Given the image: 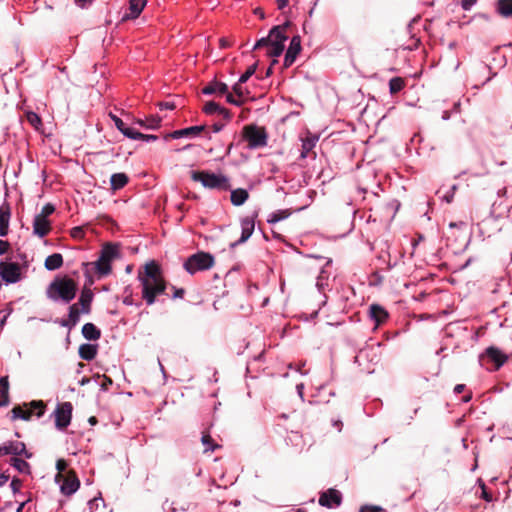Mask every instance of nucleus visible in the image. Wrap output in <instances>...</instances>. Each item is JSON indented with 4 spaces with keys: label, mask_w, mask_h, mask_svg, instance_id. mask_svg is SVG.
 <instances>
[{
    "label": "nucleus",
    "mask_w": 512,
    "mask_h": 512,
    "mask_svg": "<svg viewBox=\"0 0 512 512\" xmlns=\"http://www.w3.org/2000/svg\"><path fill=\"white\" fill-rule=\"evenodd\" d=\"M100 257L103 258V260L112 263L114 259L119 257L118 245L111 243L104 245L101 250Z\"/></svg>",
    "instance_id": "412c9836"
},
{
    "label": "nucleus",
    "mask_w": 512,
    "mask_h": 512,
    "mask_svg": "<svg viewBox=\"0 0 512 512\" xmlns=\"http://www.w3.org/2000/svg\"><path fill=\"white\" fill-rule=\"evenodd\" d=\"M76 5L81 7V8H84L87 4H90L92 2V0H74Z\"/></svg>",
    "instance_id": "680f3d73"
},
{
    "label": "nucleus",
    "mask_w": 512,
    "mask_h": 512,
    "mask_svg": "<svg viewBox=\"0 0 512 512\" xmlns=\"http://www.w3.org/2000/svg\"><path fill=\"white\" fill-rule=\"evenodd\" d=\"M201 442L204 446V452L214 451L215 449H217L219 447L218 444H215L213 442V439L209 433L202 434Z\"/></svg>",
    "instance_id": "a19ab883"
},
{
    "label": "nucleus",
    "mask_w": 512,
    "mask_h": 512,
    "mask_svg": "<svg viewBox=\"0 0 512 512\" xmlns=\"http://www.w3.org/2000/svg\"><path fill=\"white\" fill-rule=\"evenodd\" d=\"M477 0H461V7L465 11H469L475 4Z\"/></svg>",
    "instance_id": "09e8293b"
},
{
    "label": "nucleus",
    "mask_w": 512,
    "mask_h": 512,
    "mask_svg": "<svg viewBox=\"0 0 512 512\" xmlns=\"http://www.w3.org/2000/svg\"><path fill=\"white\" fill-rule=\"evenodd\" d=\"M0 276L6 283H16L21 279L19 264L13 262H0Z\"/></svg>",
    "instance_id": "9d476101"
},
{
    "label": "nucleus",
    "mask_w": 512,
    "mask_h": 512,
    "mask_svg": "<svg viewBox=\"0 0 512 512\" xmlns=\"http://www.w3.org/2000/svg\"><path fill=\"white\" fill-rule=\"evenodd\" d=\"M214 257L207 252H198L190 257L184 263V269L191 275L205 271L213 267Z\"/></svg>",
    "instance_id": "39448f33"
},
{
    "label": "nucleus",
    "mask_w": 512,
    "mask_h": 512,
    "mask_svg": "<svg viewBox=\"0 0 512 512\" xmlns=\"http://www.w3.org/2000/svg\"><path fill=\"white\" fill-rule=\"evenodd\" d=\"M129 178L125 173H114L110 178L111 189L116 191L122 189L128 183Z\"/></svg>",
    "instance_id": "a878e982"
},
{
    "label": "nucleus",
    "mask_w": 512,
    "mask_h": 512,
    "mask_svg": "<svg viewBox=\"0 0 512 512\" xmlns=\"http://www.w3.org/2000/svg\"><path fill=\"white\" fill-rule=\"evenodd\" d=\"M63 265V256L60 253H54L49 255L45 259L44 266L49 271H55L61 268Z\"/></svg>",
    "instance_id": "b1692460"
},
{
    "label": "nucleus",
    "mask_w": 512,
    "mask_h": 512,
    "mask_svg": "<svg viewBox=\"0 0 512 512\" xmlns=\"http://www.w3.org/2000/svg\"><path fill=\"white\" fill-rule=\"evenodd\" d=\"M147 1L146 0H130L129 1V14L128 18H137L142 10L144 9Z\"/></svg>",
    "instance_id": "c756f323"
},
{
    "label": "nucleus",
    "mask_w": 512,
    "mask_h": 512,
    "mask_svg": "<svg viewBox=\"0 0 512 512\" xmlns=\"http://www.w3.org/2000/svg\"><path fill=\"white\" fill-rule=\"evenodd\" d=\"M243 137L250 149H256L267 145V133L264 128L259 126H245L243 130Z\"/></svg>",
    "instance_id": "423d86ee"
},
{
    "label": "nucleus",
    "mask_w": 512,
    "mask_h": 512,
    "mask_svg": "<svg viewBox=\"0 0 512 512\" xmlns=\"http://www.w3.org/2000/svg\"><path fill=\"white\" fill-rule=\"evenodd\" d=\"M319 140L318 136L308 134L305 138L302 139V149L300 158L305 159L308 157L309 153L314 149L317 142Z\"/></svg>",
    "instance_id": "aec40b11"
},
{
    "label": "nucleus",
    "mask_w": 512,
    "mask_h": 512,
    "mask_svg": "<svg viewBox=\"0 0 512 512\" xmlns=\"http://www.w3.org/2000/svg\"><path fill=\"white\" fill-rule=\"evenodd\" d=\"M191 178L195 182H200L207 189L227 191L231 187L229 178L223 174L209 171H192Z\"/></svg>",
    "instance_id": "20e7f679"
},
{
    "label": "nucleus",
    "mask_w": 512,
    "mask_h": 512,
    "mask_svg": "<svg viewBox=\"0 0 512 512\" xmlns=\"http://www.w3.org/2000/svg\"><path fill=\"white\" fill-rule=\"evenodd\" d=\"M71 236L74 238H80L83 236V230L81 227H74L71 230Z\"/></svg>",
    "instance_id": "864d4df0"
},
{
    "label": "nucleus",
    "mask_w": 512,
    "mask_h": 512,
    "mask_svg": "<svg viewBox=\"0 0 512 512\" xmlns=\"http://www.w3.org/2000/svg\"><path fill=\"white\" fill-rule=\"evenodd\" d=\"M97 355V346L93 344H82L79 347V356L83 360L91 361Z\"/></svg>",
    "instance_id": "393cba45"
},
{
    "label": "nucleus",
    "mask_w": 512,
    "mask_h": 512,
    "mask_svg": "<svg viewBox=\"0 0 512 512\" xmlns=\"http://www.w3.org/2000/svg\"><path fill=\"white\" fill-rule=\"evenodd\" d=\"M26 119L28 123L38 132L42 130L43 124L40 116L33 112V111H27L25 113Z\"/></svg>",
    "instance_id": "e433bc0d"
},
{
    "label": "nucleus",
    "mask_w": 512,
    "mask_h": 512,
    "mask_svg": "<svg viewBox=\"0 0 512 512\" xmlns=\"http://www.w3.org/2000/svg\"><path fill=\"white\" fill-rule=\"evenodd\" d=\"M496 11L503 17H512V0H498Z\"/></svg>",
    "instance_id": "473e14b6"
},
{
    "label": "nucleus",
    "mask_w": 512,
    "mask_h": 512,
    "mask_svg": "<svg viewBox=\"0 0 512 512\" xmlns=\"http://www.w3.org/2000/svg\"><path fill=\"white\" fill-rule=\"evenodd\" d=\"M291 215V212L289 209H281V210H277V211H274L272 212L268 218H267V222L269 224H275L279 221H282L284 219H287L289 216Z\"/></svg>",
    "instance_id": "f704fd0d"
},
{
    "label": "nucleus",
    "mask_w": 512,
    "mask_h": 512,
    "mask_svg": "<svg viewBox=\"0 0 512 512\" xmlns=\"http://www.w3.org/2000/svg\"><path fill=\"white\" fill-rule=\"evenodd\" d=\"M359 512H381V509L374 506H364L360 509Z\"/></svg>",
    "instance_id": "4d7b16f0"
},
{
    "label": "nucleus",
    "mask_w": 512,
    "mask_h": 512,
    "mask_svg": "<svg viewBox=\"0 0 512 512\" xmlns=\"http://www.w3.org/2000/svg\"><path fill=\"white\" fill-rule=\"evenodd\" d=\"M256 71V65H251L250 67H248V69L245 71V73H243L240 78H239V82L240 83H245Z\"/></svg>",
    "instance_id": "37998d69"
},
{
    "label": "nucleus",
    "mask_w": 512,
    "mask_h": 512,
    "mask_svg": "<svg viewBox=\"0 0 512 512\" xmlns=\"http://www.w3.org/2000/svg\"><path fill=\"white\" fill-rule=\"evenodd\" d=\"M486 356L495 363V369H499L507 361L508 357L496 347H488L485 351Z\"/></svg>",
    "instance_id": "6ab92c4d"
},
{
    "label": "nucleus",
    "mask_w": 512,
    "mask_h": 512,
    "mask_svg": "<svg viewBox=\"0 0 512 512\" xmlns=\"http://www.w3.org/2000/svg\"><path fill=\"white\" fill-rule=\"evenodd\" d=\"M301 51V39L300 36L292 37L290 45L286 51L284 57V66L290 67L296 60L298 54Z\"/></svg>",
    "instance_id": "ddd939ff"
},
{
    "label": "nucleus",
    "mask_w": 512,
    "mask_h": 512,
    "mask_svg": "<svg viewBox=\"0 0 512 512\" xmlns=\"http://www.w3.org/2000/svg\"><path fill=\"white\" fill-rule=\"evenodd\" d=\"M12 450H13V455L15 456H18V455H24L26 458H30L31 457V453H29L27 450H26V446L23 442H19V441H12Z\"/></svg>",
    "instance_id": "ea45409f"
},
{
    "label": "nucleus",
    "mask_w": 512,
    "mask_h": 512,
    "mask_svg": "<svg viewBox=\"0 0 512 512\" xmlns=\"http://www.w3.org/2000/svg\"><path fill=\"white\" fill-rule=\"evenodd\" d=\"M55 211V207L54 205H52L51 203H47L45 204L41 211L36 214L35 216L39 217V218H43V219H49V216L52 215Z\"/></svg>",
    "instance_id": "79ce46f5"
},
{
    "label": "nucleus",
    "mask_w": 512,
    "mask_h": 512,
    "mask_svg": "<svg viewBox=\"0 0 512 512\" xmlns=\"http://www.w3.org/2000/svg\"><path fill=\"white\" fill-rule=\"evenodd\" d=\"M92 300H93L92 291L90 289H83L81 292V295L79 297V304L82 307V309H81L82 313L87 314L90 312Z\"/></svg>",
    "instance_id": "bb28decb"
},
{
    "label": "nucleus",
    "mask_w": 512,
    "mask_h": 512,
    "mask_svg": "<svg viewBox=\"0 0 512 512\" xmlns=\"http://www.w3.org/2000/svg\"><path fill=\"white\" fill-rule=\"evenodd\" d=\"M10 487H11L13 493H17L20 491V489L22 487V481L18 478H13L10 483Z\"/></svg>",
    "instance_id": "de8ad7c7"
},
{
    "label": "nucleus",
    "mask_w": 512,
    "mask_h": 512,
    "mask_svg": "<svg viewBox=\"0 0 512 512\" xmlns=\"http://www.w3.org/2000/svg\"><path fill=\"white\" fill-rule=\"evenodd\" d=\"M44 409L45 405L42 401H32L29 407L27 405L15 406L12 409V419L29 420L34 413L37 417H41L44 414Z\"/></svg>",
    "instance_id": "0eeeda50"
},
{
    "label": "nucleus",
    "mask_w": 512,
    "mask_h": 512,
    "mask_svg": "<svg viewBox=\"0 0 512 512\" xmlns=\"http://www.w3.org/2000/svg\"><path fill=\"white\" fill-rule=\"evenodd\" d=\"M204 112L206 114H220V115H223L224 118H229V112L223 108V107H220L216 102H207L204 106Z\"/></svg>",
    "instance_id": "2f4dec72"
},
{
    "label": "nucleus",
    "mask_w": 512,
    "mask_h": 512,
    "mask_svg": "<svg viewBox=\"0 0 512 512\" xmlns=\"http://www.w3.org/2000/svg\"><path fill=\"white\" fill-rule=\"evenodd\" d=\"M457 190V185H453L450 191L444 196L446 202L450 203L453 200L455 191Z\"/></svg>",
    "instance_id": "603ef678"
},
{
    "label": "nucleus",
    "mask_w": 512,
    "mask_h": 512,
    "mask_svg": "<svg viewBox=\"0 0 512 512\" xmlns=\"http://www.w3.org/2000/svg\"><path fill=\"white\" fill-rule=\"evenodd\" d=\"M9 480V475H6L5 473H0V487L5 485Z\"/></svg>",
    "instance_id": "052dcab7"
},
{
    "label": "nucleus",
    "mask_w": 512,
    "mask_h": 512,
    "mask_svg": "<svg viewBox=\"0 0 512 512\" xmlns=\"http://www.w3.org/2000/svg\"><path fill=\"white\" fill-rule=\"evenodd\" d=\"M63 482L60 486L61 492L66 496H71L74 494L80 487V481L75 474L67 475L66 477H62Z\"/></svg>",
    "instance_id": "2eb2a0df"
},
{
    "label": "nucleus",
    "mask_w": 512,
    "mask_h": 512,
    "mask_svg": "<svg viewBox=\"0 0 512 512\" xmlns=\"http://www.w3.org/2000/svg\"><path fill=\"white\" fill-rule=\"evenodd\" d=\"M12 441H8V442H5L3 445L0 446V457L2 456H5V455H13V450H12Z\"/></svg>",
    "instance_id": "a18cd8bd"
},
{
    "label": "nucleus",
    "mask_w": 512,
    "mask_h": 512,
    "mask_svg": "<svg viewBox=\"0 0 512 512\" xmlns=\"http://www.w3.org/2000/svg\"><path fill=\"white\" fill-rule=\"evenodd\" d=\"M207 129H208L207 125L190 126L187 128L175 130L172 133H170L168 135V137H171L173 139L196 138L203 133L205 137L210 139V133L208 132Z\"/></svg>",
    "instance_id": "1a4fd4ad"
},
{
    "label": "nucleus",
    "mask_w": 512,
    "mask_h": 512,
    "mask_svg": "<svg viewBox=\"0 0 512 512\" xmlns=\"http://www.w3.org/2000/svg\"><path fill=\"white\" fill-rule=\"evenodd\" d=\"M369 316L375 322L374 329H377L388 319V312L382 306L372 304L369 308Z\"/></svg>",
    "instance_id": "dca6fc26"
},
{
    "label": "nucleus",
    "mask_w": 512,
    "mask_h": 512,
    "mask_svg": "<svg viewBox=\"0 0 512 512\" xmlns=\"http://www.w3.org/2000/svg\"><path fill=\"white\" fill-rule=\"evenodd\" d=\"M465 389V385L464 384H457L455 387H454V393L455 394H460L464 391Z\"/></svg>",
    "instance_id": "e2e57ef3"
},
{
    "label": "nucleus",
    "mask_w": 512,
    "mask_h": 512,
    "mask_svg": "<svg viewBox=\"0 0 512 512\" xmlns=\"http://www.w3.org/2000/svg\"><path fill=\"white\" fill-rule=\"evenodd\" d=\"M67 462L64 459H58L56 462V469L58 470V475L56 476V480L59 481L60 477H63L62 472L66 470Z\"/></svg>",
    "instance_id": "c03bdc74"
},
{
    "label": "nucleus",
    "mask_w": 512,
    "mask_h": 512,
    "mask_svg": "<svg viewBox=\"0 0 512 512\" xmlns=\"http://www.w3.org/2000/svg\"><path fill=\"white\" fill-rule=\"evenodd\" d=\"M342 502L341 493L333 488L323 492L319 497V504L327 508H336L340 506Z\"/></svg>",
    "instance_id": "9b49d317"
},
{
    "label": "nucleus",
    "mask_w": 512,
    "mask_h": 512,
    "mask_svg": "<svg viewBox=\"0 0 512 512\" xmlns=\"http://www.w3.org/2000/svg\"><path fill=\"white\" fill-rule=\"evenodd\" d=\"M405 86V82L401 77H393L389 81V91L391 94L400 92Z\"/></svg>",
    "instance_id": "58836bf2"
},
{
    "label": "nucleus",
    "mask_w": 512,
    "mask_h": 512,
    "mask_svg": "<svg viewBox=\"0 0 512 512\" xmlns=\"http://www.w3.org/2000/svg\"><path fill=\"white\" fill-rule=\"evenodd\" d=\"M123 303L127 306H131V305H136L137 307H140L141 306V303H135L134 302V299H133V296L131 294L129 295H126L124 298H123Z\"/></svg>",
    "instance_id": "3c124183"
},
{
    "label": "nucleus",
    "mask_w": 512,
    "mask_h": 512,
    "mask_svg": "<svg viewBox=\"0 0 512 512\" xmlns=\"http://www.w3.org/2000/svg\"><path fill=\"white\" fill-rule=\"evenodd\" d=\"M9 243L4 240H0V256L4 255L9 249Z\"/></svg>",
    "instance_id": "6e6d98bb"
},
{
    "label": "nucleus",
    "mask_w": 512,
    "mask_h": 512,
    "mask_svg": "<svg viewBox=\"0 0 512 512\" xmlns=\"http://www.w3.org/2000/svg\"><path fill=\"white\" fill-rule=\"evenodd\" d=\"M32 233L34 236L38 238H44L50 234L52 231V223L50 219H43L37 216H34L32 222Z\"/></svg>",
    "instance_id": "f8f14e48"
},
{
    "label": "nucleus",
    "mask_w": 512,
    "mask_h": 512,
    "mask_svg": "<svg viewBox=\"0 0 512 512\" xmlns=\"http://www.w3.org/2000/svg\"><path fill=\"white\" fill-rule=\"evenodd\" d=\"M161 121L162 119L159 116L152 115L145 119L137 118L134 120V123L138 124L143 128L154 130L160 127Z\"/></svg>",
    "instance_id": "5701e85b"
},
{
    "label": "nucleus",
    "mask_w": 512,
    "mask_h": 512,
    "mask_svg": "<svg viewBox=\"0 0 512 512\" xmlns=\"http://www.w3.org/2000/svg\"><path fill=\"white\" fill-rule=\"evenodd\" d=\"M11 217V209L9 204L5 203L0 206V236L4 237L8 234L9 223Z\"/></svg>",
    "instance_id": "a211bd4d"
},
{
    "label": "nucleus",
    "mask_w": 512,
    "mask_h": 512,
    "mask_svg": "<svg viewBox=\"0 0 512 512\" xmlns=\"http://www.w3.org/2000/svg\"><path fill=\"white\" fill-rule=\"evenodd\" d=\"M138 140H143V141H146V142L156 141L157 140V136L156 135L143 134V136L140 137Z\"/></svg>",
    "instance_id": "13d9d810"
},
{
    "label": "nucleus",
    "mask_w": 512,
    "mask_h": 512,
    "mask_svg": "<svg viewBox=\"0 0 512 512\" xmlns=\"http://www.w3.org/2000/svg\"><path fill=\"white\" fill-rule=\"evenodd\" d=\"M327 278L324 276V272L322 271L320 273V275L318 276L317 278V283H316V286L318 288V290L321 292L324 290L325 286L327 285V283L324 281L326 280Z\"/></svg>",
    "instance_id": "49530a36"
},
{
    "label": "nucleus",
    "mask_w": 512,
    "mask_h": 512,
    "mask_svg": "<svg viewBox=\"0 0 512 512\" xmlns=\"http://www.w3.org/2000/svg\"><path fill=\"white\" fill-rule=\"evenodd\" d=\"M184 289H177L173 295L174 298H182L184 296Z\"/></svg>",
    "instance_id": "69168bd1"
},
{
    "label": "nucleus",
    "mask_w": 512,
    "mask_h": 512,
    "mask_svg": "<svg viewBox=\"0 0 512 512\" xmlns=\"http://www.w3.org/2000/svg\"><path fill=\"white\" fill-rule=\"evenodd\" d=\"M297 392L298 394L300 395V397L302 398L303 397V389H304V385L303 384H298L297 385Z\"/></svg>",
    "instance_id": "774afa93"
},
{
    "label": "nucleus",
    "mask_w": 512,
    "mask_h": 512,
    "mask_svg": "<svg viewBox=\"0 0 512 512\" xmlns=\"http://www.w3.org/2000/svg\"><path fill=\"white\" fill-rule=\"evenodd\" d=\"M249 197L247 190L238 188L231 191L230 199L233 205H243Z\"/></svg>",
    "instance_id": "cd10ccee"
},
{
    "label": "nucleus",
    "mask_w": 512,
    "mask_h": 512,
    "mask_svg": "<svg viewBox=\"0 0 512 512\" xmlns=\"http://www.w3.org/2000/svg\"><path fill=\"white\" fill-rule=\"evenodd\" d=\"M228 92V87L225 83L222 82H212L205 86L202 90V93L205 95H212V94H226Z\"/></svg>",
    "instance_id": "4be33fe9"
},
{
    "label": "nucleus",
    "mask_w": 512,
    "mask_h": 512,
    "mask_svg": "<svg viewBox=\"0 0 512 512\" xmlns=\"http://www.w3.org/2000/svg\"><path fill=\"white\" fill-rule=\"evenodd\" d=\"M208 127V132L211 134L212 132L213 133H218L220 132L223 127H224V124L223 123H214L212 126H207Z\"/></svg>",
    "instance_id": "8fccbe9b"
},
{
    "label": "nucleus",
    "mask_w": 512,
    "mask_h": 512,
    "mask_svg": "<svg viewBox=\"0 0 512 512\" xmlns=\"http://www.w3.org/2000/svg\"><path fill=\"white\" fill-rule=\"evenodd\" d=\"M72 410L73 406L70 402H63L56 407L54 416L57 429L64 430L70 425Z\"/></svg>",
    "instance_id": "6e6552de"
},
{
    "label": "nucleus",
    "mask_w": 512,
    "mask_h": 512,
    "mask_svg": "<svg viewBox=\"0 0 512 512\" xmlns=\"http://www.w3.org/2000/svg\"><path fill=\"white\" fill-rule=\"evenodd\" d=\"M8 403V380L6 377L0 379V407Z\"/></svg>",
    "instance_id": "4c0bfd02"
},
{
    "label": "nucleus",
    "mask_w": 512,
    "mask_h": 512,
    "mask_svg": "<svg viewBox=\"0 0 512 512\" xmlns=\"http://www.w3.org/2000/svg\"><path fill=\"white\" fill-rule=\"evenodd\" d=\"M254 228H255L254 218H252V217L243 218L241 220V237L234 245H238V244L246 242L253 234Z\"/></svg>",
    "instance_id": "f3484780"
},
{
    "label": "nucleus",
    "mask_w": 512,
    "mask_h": 512,
    "mask_svg": "<svg viewBox=\"0 0 512 512\" xmlns=\"http://www.w3.org/2000/svg\"><path fill=\"white\" fill-rule=\"evenodd\" d=\"M82 335L87 340H98L101 332L93 323H86L82 327Z\"/></svg>",
    "instance_id": "c85d7f7f"
},
{
    "label": "nucleus",
    "mask_w": 512,
    "mask_h": 512,
    "mask_svg": "<svg viewBox=\"0 0 512 512\" xmlns=\"http://www.w3.org/2000/svg\"><path fill=\"white\" fill-rule=\"evenodd\" d=\"M92 264L94 265L96 273L100 277L107 276L108 274H110V272L112 270L111 263L103 260V258H101L100 256H99L98 260Z\"/></svg>",
    "instance_id": "7c9ffc66"
},
{
    "label": "nucleus",
    "mask_w": 512,
    "mask_h": 512,
    "mask_svg": "<svg viewBox=\"0 0 512 512\" xmlns=\"http://www.w3.org/2000/svg\"><path fill=\"white\" fill-rule=\"evenodd\" d=\"M277 5L282 10L288 5V0H277Z\"/></svg>",
    "instance_id": "0e129e2a"
},
{
    "label": "nucleus",
    "mask_w": 512,
    "mask_h": 512,
    "mask_svg": "<svg viewBox=\"0 0 512 512\" xmlns=\"http://www.w3.org/2000/svg\"><path fill=\"white\" fill-rule=\"evenodd\" d=\"M160 110L166 109V110H173L175 108V105L173 102H161L159 104Z\"/></svg>",
    "instance_id": "5fc2aeb1"
},
{
    "label": "nucleus",
    "mask_w": 512,
    "mask_h": 512,
    "mask_svg": "<svg viewBox=\"0 0 512 512\" xmlns=\"http://www.w3.org/2000/svg\"><path fill=\"white\" fill-rule=\"evenodd\" d=\"M10 465L22 474H30V465L23 459L12 457L10 459Z\"/></svg>",
    "instance_id": "c9c22d12"
},
{
    "label": "nucleus",
    "mask_w": 512,
    "mask_h": 512,
    "mask_svg": "<svg viewBox=\"0 0 512 512\" xmlns=\"http://www.w3.org/2000/svg\"><path fill=\"white\" fill-rule=\"evenodd\" d=\"M111 120L113 121L116 128L127 138L136 140L143 136V133L135 130L134 128L126 126V124L123 122L121 118L118 116L110 113L109 114Z\"/></svg>",
    "instance_id": "4468645a"
},
{
    "label": "nucleus",
    "mask_w": 512,
    "mask_h": 512,
    "mask_svg": "<svg viewBox=\"0 0 512 512\" xmlns=\"http://www.w3.org/2000/svg\"><path fill=\"white\" fill-rule=\"evenodd\" d=\"M80 319V310L77 304H73L69 307L68 320L62 322V326H75Z\"/></svg>",
    "instance_id": "72a5a7b5"
},
{
    "label": "nucleus",
    "mask_w": 512,
    "mask_h": 512,
    "mask_svg": "<svg viewBox=\"0 0 512 512\" xmlns=\"http://www.w3.org/2000/svg\"><path fill=\"white\" fill-rule=\"evenodd\" d=\"M227 101L235 105H240V102L236 101L231 94L227 95Z\"/></svg>",
    "instance_id": "338daca9"
},
{
    "label": "nucleus",
    "mask_w": 512,
    "mask_h": 512,
    "mask_svg": "<svg viewBox=\"0 0 512 512\" xmlns=\"http://www.w3.org/2000/svg\"><path fill=\"white\" fill-rule=\"evenodd\" d=\"M137 279L140 282L142 299L148 306L153 305L156 298L165 293L166 282L157 262L146 263L138 271Z\"/></svg>",
    "instance_id": "f257e3e1"
},
{
    "label": "nucleus",
    "mask_w": 512,
    "mask_h": 512,
    "mask_svg": "<svg viewBox=\"0 0 512 512\" xmlns=\"http://www.w3.org/2000/svg\"><path fill=\"white\" fill-rule=\"evenodd\" d=\"M241 84H242V83H240V82L238 81V83H236V84L234 85V87H233L234 92H235L237 95H239V96H242V94H243Z\"/></svg>",
    "instance_id": "bf43d9fd"
},
{
    "label": "nucleus",
    "mask_w": 512,
    "mask_h": 512,
    "mask_svg": "<svg viewBox=\"0 0 512 512\" xmlns=\"http://www.w3.org/2000/svg\"><path fill=\"white\" fill-rule=\"evenodd\" d=\"M290 26V22H285L282 25L274 26L267 37L259 39L253 49L266 48V53L271 57L280 56L285 48V42L288 39L286 30Z\"/></svg>",
    "instance_id": "f03ea898"
},
{
    "label": "nucleus",
    "mask_w": 512,
    "mask_h": 512,
    "mask_svg": "<svg viewBox=\"0 0 512 512\" xmlns=\"http://www.w3.org/2000/svg\"><path fill=\"white\" fill-rule=\"evenodd\" d=\"M77 285L68 277L57 278L50 283L47 289V296L53 301L71 302L76 295Z\"/></svg>",
    "instance_id": "7ed1b4c3"
}]
</instances>
